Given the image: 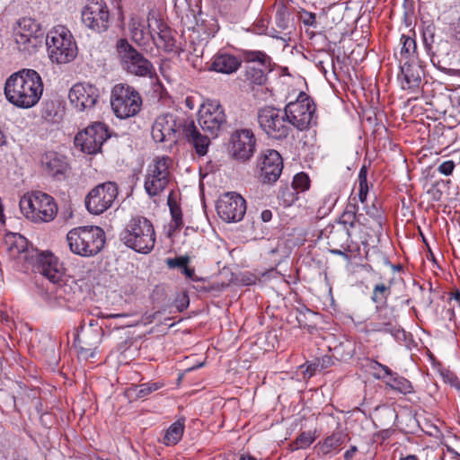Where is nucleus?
I'll return each instance as SVG.
<instances>
[{"label":"nucleus","mask_w":460,"mask_h":460,"mask_svg":"<svg viewBox=\"0 0 460 460\" xmlns=\"http://www.w3.org/2000/svg\"><path fill=\"white\" fill-rule=\"evenodd\" d=\"M357 451L358 447L356 446H351L350 448L344 453V459L351 460L354 457Z\"/></svg>","instance_id":"obj_57"},{"label":"nucleus","mask_w":460,"mask_h":460,"mask_svg":"<svg viewBox=\"0 0 460 460\" xmlns=\"http://www.w3.org/2000/svg\"><path fill=\"white\" fill-rule=\"evenodd\" d=\"M392 292V280L388 284L376 283L372 291L371 300L376 304V308L378 306H387V299Z\"/></svg>","instance_id":"obj_35"},{"label":"nucleus","mask_w":460,"mask_h":460,"mask_svg":"<svg viewBox=\"0 0 460 460\" xmlns=\"http://www.w3.org/2000/svg\"><path fill=\"white\" fill-rule=\"evenodd\" d=\"M5 243L8 245V250L13 255L23 253V258L33 265L35 268L37 254H40L38 251H30L27 249V240L19 234H9L5 236Z\"/></svg>","instance_id":"obj_27"},{"label":"nucleus","mask_w":460,"mask_h":460,"mask_svg":"<svg viewBox=\"0 0 460 460\" xmlns=\"http://www.w3.org/2000/svg\"><path fill=\"white\" fill-rule=\"evenodd\" d=\"M116 52L122 69L128 74L140 77L152 75L154 72L152 63L138 52L128 40H118Z\"/></svg>","instance_id":"obj_7"},{"label":"nucleus","mask_w":460,"mask_h":460,"mask_svg":"<svg viewBox=\"0 0 460 460\" xmlns=\"http://www.w3.org/2000/svg\"><path fill=\"white\" fill-rule=\"evenodd\" d=\"M255 150L256 138L251 129H236L231 134L228 152L233 159L246 163L252 159Z\"/></svg>","instance_id":"obj_14"},{"label":"nucleus","mask_w":460,"mask_h":460,"mask_svg":"<svg viewBox=\"0 0 460 460\" xmlns=\"http://www.w3.org/2000/svg\"><path fill=\"white\" fill-rule=\"evenodd\" d=\"M167 203L170 208L172 219L174 223V226L175 228L180 229L183 225L181 207L171 197L168 198Z\"/></svg>","instance_id":"obj_42"},{"label":"nucleus","mask_w":460,"mask_h":460,"mask_svg":"<svg viewBox=\"0 0 460 460\" xmlns=\"http://www.w3.org/2000/svg\"><path fill=\"white\" fill-rule=\"evenodd\" d=\"M316 105L305 92H300L294 102H289L284 109V115H314Z\"/></svg>","instance_id":"obj_26"},{"label":"nucleus","mask_w":460,"mask_h":460,"mask_svg":"<svg viewBox=\"0 0 460 460\" xmlns=\"http://www.w3.org/2000/svg\"><path fill=\"white\" fill-rule=\"evenodd\" d=\"M441 376L445 383L460 391V380L455 373L447 370L442 372Z\"/></svg>","instance_id":"obj_50"},{"label":"nucleus","mask_w":460,"mask_h":460,"mask_svg":"<svg viewBox=\"0 0 460 460\" xmlns=\"http://www.w3.org/2000/svg\"><path fill=\"white\" fill-rule=\"evenodd\" d=\"M291 186L297 192L305 191L310 187V179L305 172H299L294 176Z\"/></svg>","instance_id":"obj_44"},{"label":"nucleus","mask_w":460,"mask_h":460,"mask_svg":"<svg viewBox=\"0 0 460 460\" xmlns=\"http://www.w3.org/2000/svg\"><path fill=\"white\" fill-rule=\"evenodd\" d=\"M349 440V437L346 430L337 429L323 442L318 443V447L323 455H328L332 451L339 450Z\"/></svg>","instance_id":"obj_31"},{"label":"nucleus","mask_w":460,"mask_h":460,"mask_svg":"<svg viewBox=\"0 0 460 460\" xmlns=\"http://www.w3.org/2000/svg\"><path fill=\"white\" fill-rule=\"evenodd\" d=\"M148 28L150 33L157 32L158 37L153 38L155 46L165 52H177L176 40L171 29L161 19L148 16Z\"/></svg>","instance_id":"obj_22"},{"label":"nucleus","mask_w":460,"mask_h":460,"mask_svg":"<svg viewBox=\"0 0 460 460\" xmlns=\"http://www.w3.org/2000/svg\"><path fill=\"white\" fill-rule=\"evenodd\" d=\"M199 124L213 137L227 132L231 127L226 117H199Z\"/></svg>","instance_id":"obj_30"},{"label":"nucleus","mask_w":460,"mask_h":460,"mask_svg":"<svg viewBox=\"0 0 460 460\" xmlns=\"http://www.w3.org/2000/svg\"><path fill=\"white\" fill-rule=\"evenodd\" d=\"M358 205L349 202L335 225H342L350 232V229L355 227L357 222L360 224L362 222L363 215L358 214Z\"/></svg>","instance_id":"obj_33"},{"label":"nucleus","mask_w":460,"mask_h":460,"mask_svg":"<svg viewBox=\"0 0 460 460\" xmlns=\"http://www.w3.org/2000/svg\"><path fill=\"white\" fill-rule=\"evenodd\" d=\"M68 98L77 111L90 112L98 102V89L92 84H76L70 89Z\"/></svg>","instance_id":"obj_21"},{"label":"nucleus","mask_w":460,"mask_h":460,"mask_svg":"<svg viewBox=\"0 0 460 460\" xmlns=\"http://www.w3.org/2000/svg\"><path fill=\"white\" fill-rule=\"evenodd\" d=\"M366 217H362V225L367 226L376 235L379 236L383 233V226L385 222V215L376 199L373 203L365 206Z\"/></svg>","instance_id":"obj_25"},{"label":"nucleus","mask_w":460,"mask_h":460,"mask_svg":"<svg viewBox=\"0 0 460 460\" xmlns=\"http://www.w3.org/2000/svg\"><path fill=\"white\" fill-rule=\"evenodd\" d=\"M276 8L275 20L277 26L281 30L288 29L291 15L288 7L283 1H280L276 4Z\"/></svg>","instance_id":"obj_38"},{"label":"nucleus","mask_w":460,"mask_h":460,"mask_svg":"<svg viewBox=\"0 0 460 460\" xmlns=\"http://www.w3.org/2000/svg\"><path fill=\"white\" fill-rule=\"evenodd\" d=\"M366 330L367 332L390 334L395 339L404 336V331L399 324L398 314L393 306L376 308V313L366 323Z\"/></svg>","instance_id":"obj_11"},{"label":"nucleus","mask_w":460,"mask_h":460,"mask_svg":"<svg viewBox=\"0 0 460 460\" xmlns=\"http://www.w3.org/2000/svg\"><path fill=\"white\" fill-rule=\"evenodd\" d=\"M358 199L361 203H365L368 194V184H367V169L363 165L358 172Z\"/></svg>","instance_id":"obj_41"},{"label":"nucleus","mask_w":460,"mask_h":460,"mask_svg":"<svg viewBox=\"0 0 460 460\" xmlns=\"http://www.w3.org/2000/svg\"><path fill=\"white\" fill-rule=\"evenodd\" d=\"M435 30V26L433 24H429L423 30L422 32L424 47L428 52L431 53L432 56L435 54L433 51V45L436 42Z\"/></svg>","instance_id":"obj_43"},{"label":"nucleus","mask_w":460,"mask_h":460,"mask_svg":"<svg viewBox=\"0 0 460 460\" xmlns=\"http://www.w3.org/2000/svg\"><path fill=\"white\" fill-rule=\"evenodd\" d=\"M217 212L221 219L227 223L239 222L246 211L244 199L234 192L225 193L217 202Z\"/></svg>","instance_id":"obj_17"},{"label":"nucleus","mask_w":460,"mask_h":460,"mask_svg":"<svg viewBox=\"0 0 460 460\" xmlns=\"http://www.w3.org/2000/svg\"><path fill=\"white\" fill-rule=\"evenodd\" d=\"M142 104V97L133 86L117 84L112 87L111 106L115 115H137Z\"/></svg>","instance_id":"obj_8"},{"label":"nucleus","mask_w":460,"mask_h":460,"mask_svg":"<svg viewBox=\"0 0 460 460\" xmlns=\"http://www.w3.org/2000/svg\"><path fill=\"white\" fill-rule=\"evenodd\" d=\"M13 38L20 51L31 53L44 40V31L34 19L23 17L17 22Z\"/></svg>","instance_id":"obj_9"},{"label":"nucleus","mask_w":460,"mask_h":460,"mask_svg":"<svg viewBox=\"0 0 460 460\" xmlns=\"http://www.w3.org/2000/svg\"><path fill=\"white\" fill-rule=\"evenodd\" d=\"M243 61L246 64L245 81L252 84L263 85L267 82V73L271 71V58L261 50H244Z\"/></svg>","instance_id":"obj_10"},{"label":"nucleus","mask_w":460,"mask_h":460,"mask_svg":"<svg viewBox=\"0 0 460 460\" xmlns=\"http://www.w3.org/2000/svg\"><path fill=\"white\" fill-rule=\"evenodd\" d=\"M167 117H157L152 127V137L155 142H164L171 140L172 137L175 134V124L170 125L166 120Z\"/></svg>","instance_id":"obj_32"},{"label":"nucleus","mask_w":460,"mask_h":460,"mask_svg":"<svg viewBox=\"0 0 460 460\" xmlns=\"http://www.w3.org/2000/svg\"><path fill=\"white\" fill-rule=\"evenodd\" d=\"M259 123L271 138H286L290 130V117H258Z\"/></svg>","instance_id":"obj_24"},{"label":"nucleus","mask_w":460,"mask_h":460,"mask_svg":"<svg viewBox=\"0 0 460 460\" xmlns=\"http://www.w3.org/2000/svg\"><path fill=\"white\" fill-rule=\"evenodd\" d=\"M381 368L384 373L374 372L373 376L376 379L383 380L385 382L386 386L390 389L396 391L404 395L414 393V389L411 381L407 378L394 372L389 367L383 365L376 360H371L369 364L370 370H376Z\"/></svg>","instance_id":"obj_20"},{"label":"nucleus","mask_w":460,"mask_h":460,"mask_svg":"<svg viewBox=\"0 0 460 460\" xmlns=\"http://www.w3.org/2000/svg\"><path fill=\"white\" fill-rule=\"evenodd\" d=\"M66 242L74 254L93 257L104 247L105 233L96 226H78L66 234Z\"/></svg>","instance_id":"obj_4"},{"label":"nucleus","mask_w":460,"mask_h":460,"mask_svg":"<svg viewBox=\"0 0 460 460\" xmlns=\"http://www.w3.org/2000/svg\"><path fill=\"white\" fill-rule=\"evenodd\" d=\"M313 117H290V127L293 126L298 130H305L309 128Z\"/></svg>","instance_id":"obj_49"},{"label":"nucleus","mask_w":460,"mask_h":460,"mask_svg":"<svg viewBox=\"0 0 460 460\" xmlns=\"http://www.w3.org/2000/svg\"><path fill=\"white\" fill-rule=\"evenodd\" d=\"M225 111L217 100H208L203 102L197 115H224Z\"/></svg>","instance_id":"obj_40"},{"label":"nucleus","mask_w":460,"mask_h":460,"mask_svg":"<svg viewBox=\"0 0 460 460\" xmlns=\"http://www.w3.org/2000/svg\"><path fill=\"white\" fill-rule=\"evenodd\" d=\"M42 93V79L33 69H22L13 73L4 84L6 99L19 108L33 107L39 102Z\"/></svg>","instance_id":"obj_1"},{"label":"nucleus","mask_w":460,"mask_h":460,"mask_svg":"<svg viewBox=\"0 0 460 460\" xmlns=\"http://www.w3.org/2000/svg\"><path fill=\"white\" fill-rule=\"evenodd\" d=\"M350 235V232L342 225H329L321 231V238L327 240L330 252L346 259L349 258L347 252L349 249Z\"/></svg>","instance_id":"obj_19"},{"label":"nucleus","mask_w":460,"mask_h":460,"mask_svg":"<svg viewBox=\"0 0 460 460\" xmlns=\"http://www.w3.org/2000/svg\"><path fill=\"white\" fill-rule=\"evenodd\" d=\"M107 128L101 122L86 128L75 137V146L88 155L101 151L102 144L109 138Z\"/></svg>","instance_id":"obj_16"},{"label":"nucleus","mask_w":460,"mask_h":460,"mask_svg":"<svg viewBox=\"0 0 460 460\" xmlns=\"http://www.w3.org/2000/svg\"><path fill=\"white\" fill-rule=\"evenodd\" d=\"M181 273L184 274L186 276V278H188L193 281L199 280V279L195 275V270L193 268H190L188 266V264L183 268V270H181Z\"/></svg>","instance_id":"obj_54"},{"label":"nucleus","mask_w":460,"mask_h":460,"mask_svg":"<svg viewBox=\"0 0 460 460\" xmlns=\"http://www.w3.org/2000/svg\"><path fill=\"white\" fill-rule=\"evenodd\" d=\"M401 55L408 58L416 50V41L410 36L402 35L401 37Z\"/></svg>","instance_id":"obj_46"},{"label":"nucleus","mask_w":460,"mask_h":460,"mask_svg":"<svg viewBox=\"0 0 460 460\" xmlns=\"http://www.w3.org/2000/svg\"><path fill=\"white\" fill-rule=\"evenodd\" d=\"M183 131L188 142L194 147L196 154L199 156L205 155L210 144L209 138L199 131L193 121L186 125Z\"/></svg>","instance_id":"obj_28"},{"label":"nucleus","mask_w":460,"mask_h":460,"mask_svg":"<svg viewBox=\"0 0 460 460\" xmlns=\"http://www.w3.org/2000/svg\"><path fill=\"white\" fill-rule=\"evenodd\" d=\"M119 194V188L114 181L100 183L93 188L84 199L85 208L93 215H101L109 209Z\"/></svg>","instance_id":"obj_12"},{"label":"nucleus","mask_w":460,"mask_h":460,"mask_svg":"<svg viewBox=\"0 0 460 460\" xmlns=\"http://www.w3.org/2000/svg\"><path fill=\"white\" fill-rule=\"evenodd\" d=\"M163 383H144L139 385H134L128 389V393L129 395L134 394L136 398L140 399L146 397L153 392L157 391L163 387Z\"/></svg>","instance_id":"obj_37"},{"label":"nucleus","mask_w":460,"mask_h":460,"mask_svg":"<svg viewBox=\"0 0 460 460\" xmlns=\"http://www.w3.org/2000/svg\"><path fill=\"white\" fill-rule=\"evenodd\" d=\"M439 69L442 72H444L445 74H447V75L460 77V69L446 68V67H440Z\"/></svg>","instance_id":"obj_56"},{"label":"nucleus","mask_w":460,"mask_h":460,"mask_svg":"<svg viewBox=\"0 0 460 460\" xmlns=\"http://www.w3.org/2000/svg\"><path fill=\"white\" fill-rule=\"evenodd\" d=\"M401 74L408 88L418 87L420 84L421 79L419 69L413 67L408 62H405L401 66Z\"/></svg>","instance_id":"obj_36"},{"label":"nucleus","mask_w":460,"mask_h":460,"mask_svg":"<svg viewBox=\"0 0 460 460\" xmlns=\"http://www.w3.org/2000/svg\"><path fill=\"white\" fill-rule=\"evenodd\" d=\"M22 212L32 221H52L58 212L54 198L42 191H32L20 199Z\"/></svg>","instance_id":"obj_6"},{"label":"nucleus","mask_w":460,"mask_h":460,"mask_svg":"<svg viewBox=\"0 0 460 460\" xmlns=\"http://www.w3.org/2000/svg\"><path fill=\"white\" fill-rule=\"evenodd\" d=\"M256 167L259 181L264 184H273L281 175L283 159L278 151L265 149L259 155Z\"/></svg>","instance_id":"obj_15"},{"label":"nucleus","mask_w":460,"mask_h":460,"mask_svg":"<svg viewBox=\"0 0 460 460\" xmlns=\"http://www.w3.org/2000/svg\"><path fill=\"white\" fill-rule=\"evenodd\" d=\"M336 200H337V199L332 198L331 195L324 199V205H328V208H327L328 212H330L332 209Z\"/></svg>","instance_id":"obj_61"},{"label":"nucleus","mask_w":460,"mask_h":460,"mask_svg":"<svg viewBox=\"0 0 460 460\" xmlns=\"http://www.w3.org/2000/svg\"><path fill=\"white\" fill-rule=\"evenodd\" d=\"M314 431H303L301 432L296 440L290 445L291 449L298 450V449H305L309 447L315 440L316 437L314 435Z\"/></svg>","instance_id":"obj_39"},{"label":"nucleus","mask_w":460,"mask_h":460,"mask_svg":"<svg viewBox=\"0 0 460 460\" xmlns=\"http://www.w3.org/2000/svg\"><path fill=\"white\" fill-rule=\"evenodd\" d=\"M185 429V419L181 418L174 421L170 427L166 429L165 434L163 438V443L165 446H174L176 445L182 438L183 432Z\"/></svg>","instance_id":"obj_34"},{"label":"nucleus","mask_w":460,"mask_h":460,"mask_svg":"<svg viewBox=\"0 0 460 460\" xmlns=\"http://www.w3.org/2000/svg\"><path fill=\"white\" fill-rule=\"evenodd\" d=\"M272 218V212L270 209H265L261 213V219L263 222H270Z\"/></svg>","instance_id":"obj_59"},{"label":"nucleus","mask_w":460,"mask_h":460,"mask_svg":"<svg viewBox=\"0 0 460 460\" xmlns=\"http://www.w3.org/2000/svg\"><path fill=\"white\" fill-rule=\"evenodd\" d=\"M318 367H319L318 363H310L307 365L305 373L308 374L309 376H312L317 370Z\"/></svg>","instance_id":"obj_60"},{"label":"nucleus","mask_w":460,"mask_h":460,"mask_svg":"<svg viewBox=\"0 0 460 460\" xmlns=\"http://www.w3.org/2000/svg\"><path fill=\"white\" fill-rule=\"evenodd\" d=\"M35 270L47 278L53 284H57L54 290L58 299L75 304L82 295L76 283H60L64 276L63 268L52 253L37 254Z\"/></svg>","instance_id":"obj_3"},{"label":"nucleus","mask_w":460,"mask_h":460,"mask_svg":"<svg viewBox=\"0 0 460 460\" xmlns=\"http://www.w3.org/2000/svg\"><path fill=\"white\" fill-rule=\"evenodd\" d=\"M298 192L291 186L283 188L279 195L285 207H289L298 199Z\"/></svg>","instance_id":"obj_45"},{"label":"nucleus","mask_w":460,"mask_h":460,"mask_svg":"<svg viewBox=\"0 0 460 460\" xmlns=\"http://www.w3.org/2000/svg\"><path fill=\"white\" fill-rule=\"evenodd\" d=\"M454 37L456 40L460 41V18L458 19L456 25L454 29Z\"/></svg>","instance_id":"obj_63"},{"label":"nucleus","mask_w":460,"mask_h":460,"mask_svg":"<svg viewBox=\"0 0 460 460\" xmlns=\"http://www.w3.org/2000/svg\"><path fill=\"white\" fill-rule=\"evenodd\" d=\"M303 22L308 26H316V14L310 12H305L303 17Z\"/></svg>","instance_id":"obj_53"},{"label":"nucleus","mask_w":460,"mask_h":460,"mask_svg":"<svg viewBox=\"0 0 460 460\" xmlns=\"http://www.w3.org/2000/svg\"><path fill=\"white\" fill-rule=\"evenodd\" d=\"M378 117H366V119L361 121L362 126L365 128L367 127V124H368L370 127L372 126H378L377 124Z\"/></svg>","instance_id":"obj_55"},{"label":"nucleus","mask_w":460,"mask_h":460,"mask_svg":"<svg viewBox=\"0 0 460 460\" xmlns=\"http://www.w3.org/2000/svg\"><path fill=\"white\" fill-rule=\"evenodd\" d=\"M119 238L128 248L138 253L147 254L155 247V231L148 218L137 215L131 217L125 224Z\"/></svg>","instance_id":"obj_2"},{"label":"nucleus","mask_w":460,"mask_h":460,"mask_svg":"<svg viewBox=\"0 0 460 460\" xmlns=\"http://www.w3.org/2000/svg\"><path fill=\"white\" fill-rule=\"evenodd\" d=\"M41 164L47 172L57 181L67 178L69 164L66 156L57 152H47L41 158Z\"/></svg>","instance_id":"obj_23"},{"label":"nucleus","mask_w":460,"mask_h":460,"mask_svg":"<svg viewBox=\"0 0 460 460\" xmlns=\"http://www.w3.org/2000/svg\"><path fill=\"white\" fill-rule=\"evenodd\" d=\"M296 319L297 321L298 326L303 328L310 326L308 315H313V311L308 309L306 306L302 305L300 308H296Z\"/></svg>","instance_id":"obj_47"},{"label":"nucleus","mask_w":460,"mask_h":460,"mask_svg":"<svg viewBox=\"0 0 460 460\" xmlns=\"http://www.w3.org/2000/svg\"><path fill=\"white\" fill-rule=\"evenodd\" d=\"M241 62L234 55L218 53L213 58L210 69L222 74H232L240 67Z\"/></svg>","instance_id":"obj_29"},{"label":"nucleus","mask_w":460,"mask_h":460,"mask_svg":"<svg viewBox=\"0 0 460 460\" xmlns=\"http://www.w3.org/2000/svg\"><path fill=\"white\" fill-rule=\"evenodd\" d=\"M82 22L94 31H105L109 27V11L104 1L87 0L82 11Z\"/></svg>","instance_id":"obj_18"},{"label":"nucleus","mask_w":460,"mask_h":460,"mask_svg":"<svg viewBox=\"0 0 460 460\" xmlns=\"http://www.w3.org/2000/svg\"><path fill=\"white\" fill-rule=\"evenodd\" d=\"M45 41L52 62L66 64L77 55L76 43L71 32L64 26L53 28L47 34Z\"/></svg>","instance_id":"obj_5"},{"label":"nucleus","mask_w":460,"mask_h":460,"mask_svg":"<svg viewBox=\"0 0 460 460\" xmlns=\"http://www.w3.org/2000/svg\"><path fill=\"white\" fill-rule=\"evenodd\" d=\"M130 31L134 41L140 42L144 39V31L140 28V24L133 23Z\"/></svg>","instance_id":"obj_52"},{"label":"nucleus","mask_w":460,"mask_h":460,"mask_svg":"<svg viewBox=\"0 0 460 460\" xmlns=\"http://www.w3.org/2000/svg\"><path fill=\"white\" fill-rule=\"evenodd\" d=\"M449 300L450 302L454 301L455 304L460 306V292L456 290L455 292L451 293Z\"/></svg>","instance_id":"obj_62"},{"label":"nucleus","mask_w":460,"mask_h":460,"mask_svg":"<svg viewBox=\"0 0 460 460\" xmlns=\"http://www.w3.org/2000/svg\"><path fill=\"white\" fill-rule=\"evenodd\" d=\"M190 257L189 256H178L175 258H168L166 260V264L170 269H180L181 270L189 264Z\"/></svg>","instance_id":"obj_48"},{"label":"nucleus","mask_w":460,"mask_h":460,"mask_svg":"<svg viewBox=\"0 0 460 460\" xmlns=\"http://www.w3.org/2000/svg\"><path fill=\"white\" fill-rule=\"evenodd\" d=\"M172 159L169 156H157L148 166L145 180V190L150 197L159 195L168 185Z\"/></svg>","instance_id":"obj_13"},{"label":"nucleus","mask_w":460,"mask_h":460,"mask_svg":"<svg viewBox=\"0 0 460 460\" xmlns=\"http://www.w3.org/2000/svg\"><path fill=\"white\" fill-rule=\"evenodd\" d=\"M455 163L452 160H447L443 162L438 167V171L446 176H449L453 173V171L455 169Z\"/></svg>","instance_id":"obj_51"},{"label":"nucleus","mask_w":460,"mask_h":460,"mask_svg":"<svg viewBox=\"0 0 460 460\" xmlns=\"http://www.w3.org/2000/svg\"><path fill=\"white\" fill-rule=\"evenodd\" d=\"M319 366H321V368H327L332 365V358L329 356L323 357L321 360L318 361Z\"/></svg>","instance_id":"obj_58"},{"label":"nucleus","mask_w":460,"mask_h":460,"mask_svg":"<svg viewBox=\"0 0 460 460\" xmlns=\"http://www.w3.org/2000/svg\"><path fill=\"white\" fill-rule=\"evenodd\" d=\"M239 460H256V458L251 455H242Z\"/></svg>","instance_id":"obj_64"}]
</instances>
